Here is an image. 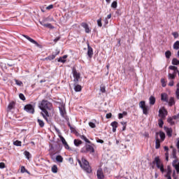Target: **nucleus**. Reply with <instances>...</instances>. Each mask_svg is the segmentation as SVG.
<instances>
[{
    "label": "nucleus",
    "mask_w": 179,
    "mask_h": 179,
    "mask_svg": "<svg viewBox=\"0 0 179 179\" xmlns=\"http://www.w3.org/2000/svg\"><path fill=\"white\" fill-rule=\"evenodd\" d=\"M176 146L178 148V152H179V140L177 142Z\"/></svg>",
    "instance_id": "nucleus-64"
},
{
    "label": "nucleus",
    "mask_w": 179,
    "mask_h": 179,
    "mask_svg": "<svg viewBox=\"0 0 179 179\" xmlns=\"http://www.w3.org/2000/svg\"><path fill=\"white\" fill-rule=\"evenodd\" d=\"M172 64L173 65H179V60L177 58H173L172 59Z\"/></svg>",
    "instance_id": "nucleus-35"
},
{
    "label": "nucleus",
    "mask_w": 179,
    "mask_h": 179,
    "mask_svg": "<svg viewBox=\"0 0 179 179\" xmlns=\"http://www.w3.org/2000/svg\"><path fill=\"white\" fill-rule=\"evenodd\" d=\"M179 162V159L178 157L175 158V159L173 161V163H172V166H176V164H178Z\"/></svg>",
    "instance_id": "nucleus-44"
},
{
    "label": "nucleus",
    "mask_w": 179,
    "mask_h": 179,
    "mask_svg": "<svg viewBox=\"0 0 179 179\" xmlns=\"http://www.w3.org/2000/svg\"><path fill=\"white\" fill-rule=\"evenodd\" d=\"M172 157H173V159H177V150L176 148L173 149Z\"/></svg>",
    "instance_id": "nucleus-29"
},
{
    "label": "nucleus",
    "mask_w": 179,
    "mask_h": 179,
    "mask_svg": "<svg viewBox=\"0 0 179 179\" xmlns=\"http://www.w3.org/2000/svg\"><path fill=\"white\" fill-rule=\"evenodd\" d=\"M121 118H124V115L122 113H119L118 114V119L121 120Z\"/></svg>",
    "instance_id": "nucleus-61"
},
{
    "label": "nucleus",
    "mask_w": 179,
    "mask_h": 179,
    "mask_svg": "<svg viewBox=\"0 0 179 179\" xmlns=\"http://www.w3.org/2000/svg\"><path fill=\"white\" fill-rule=\"evenodd\" d=\"M172 36H173L174 38H178V32L172 33Z\"/></svg>",
    "instance_id": "nucleus-54"
},
{
    "label": "nucleus",
    "mask_w": 179,
    "mask_h": 179,
    "mask_svg": "<svg viewBox=\"0 0 179 179\" xmlns=\"http://www.w3.org/2000/svg\"><path fill=\"white\" fill-rule=\"evenodd\" d=\"M87 55L90 58L93 57V48L90 47L89 43H87Z\"/></svg>",
    "instance_id": "nucleus-13"
},
{
    "label": "nucleus",
    "mask_w": 179,
    "mask_h": 179,
    "mask_svg": "<svg viewBox=\"0 0 179 179\" xmlns=\"http://www.w3.org/2000/svg\"><path fill=\"white\" fill-rule=\"evenodd\" d=\"M81 26H82V27H83V29H85V33L89 34L92 31V30H90V28L89 27V24H87V23L83 22V23H81Z\"/></svg>",
    "instance_id": "nucleus-12"
},
{
    "label": "nucleus",
    "mask_w": 179,
    "mask_h": 179,
    "mask_svg": "<svg viewBox=\"0 0 179 179\" xmlns=\"http://www.w3.org/2000/svg\"><path fill=\"white\" fill-rule=\"evenodd\" d=\"M69 163H71V164H73V158L70 157V158L69 159Z\"/></svg>",
    "instance_id": "nucleus-62"
},
{
    "label": "nucleus",
    "mask_w": 179,
    "mask_h": 179,
    "mask_svg": "<svg viewBox=\"0 0 179 179\" xmlns=\"http://www.w3.org/2000/svg\"><path fill=\"white\" fill-rule=\"evenodd\" d=\"M165 157L166 162H169V151H166Z\"/></svg>",
    "instance_id": "nucleus-59"
},
{
    "label": "nucleus",
    "mask_w": 179,
    "mask_h": 179,
    "mask_svg": "<svg viewBox=\"0 0 179 179\" xmlns=\"http://www.w3.org/2000/svg\"><path fill=\"white\" fill-rule=\"evenodd\" d=\"M85 149H86L85 152H89L90 153H94V148H93V146L89 144H87L85 145Z\"/></svg>",
    "instance_id": "nucleus-14"
},
{
    "label": "nucleus",
    "mask_w": 179,
    "mask_h": 179,
    "mask_svg": "<svg viewBox=\"0 0 179 179\" xmlns=\"http://www.w3.org/2000/svg\"><path fill=\"white\" fill-rule=\"evenodd\" d=\"M56 160L57 162H58L59 163H62V162H64V158L62 157V156L61 155H57L56 157Z\"/></svg>",
    "instance_id": "nucleus-27"
},
{
    "label": "nucleus",
    "mask_w": 179,
    "mask_h": 179,
    "mask_svg": "<svg viewBox=\"0 0 179 179\" xmlns=\"http://www.w3.org/2000/svg\"><path fill=\"white\" fill-rule=\"evenodd\" d=\"M173 134V130H171V129H166V135L170 138L172 136Z\"/></svg>",
    "instance_id": "nucleus-30"
},
{
    "label": "nucleus",
    "mask_w": 179,
    "mask_h": 179,
    "mask_svg": "<svg viewBox=\"0 0 179 179\" xmlns=\"http://www.w3.org/2000/svg\"><path fill=\"white\" fill-rule=\"evenodd\" d=\"M59 55V50H56V52L52 53V55H49L48 57L45 58V61H52V59H55V57Z\"/></svg>",
    "instance_id": "nucleus-9"
},
{
    "label": "nucleus",
    "mask_w": 179,
    "mask_h": 179,
    "mask_svg": "<svg viewBox=\"0 0 179 179\" xmlns=\"http://www.w3.org/2000/svg\"><path fill=\"white\" fill-rule=\"evenodd\" d=\"M159 135L160 139H161V142H164V140L166 139V134H164V132L160 131L159 132H158V136Z\"/></svg>",
    "instance_id": "nucleus-19"
},
{
    "label": "nucleus",
    "mask_w": 179,
    "mask_h": 179,
    "mask_svg": "<svg viewBox=\"0 0 179 179\" xmlns=\"http://www.w3.org/2000/svg\"><path fill=\"white\" fill-rule=\"evenodd\" d=\"M23 36L25 38H27V40H28V41H30V43H32V44H35V45H36L37 47H40V44H38L37 41H34V39L30 38L27 35H23Z\"/></svg>",
    "instance_id": "nucleus-11"
},
{
    "label": "nucleus",
    "mask_w": 179,
    "mask_h": 179,
    "mask_svg": "<svg viewBox=\"0 0 179 179\" xmlns=\"http://www.w3.org/2000/svg\"><path fill=\"white\" fill-rule=\"evenodd\" d=\"M161 100L162 101H165L166 103H169V95L166 93H163L161 94Z\"/></svg>",
    "instance_id": "nucleus-15"
},
{
    "label": "nucleus",
    "mask_w": 179,
    "mask_h": 179,
    "mask_svg": "<svg viewBox=\"0 0 179 179\" xmlns=\"http://www.w3.org/2000/svg\"><path fill=\"white\" fill-rule=\"evenodd\" d=\"M100 90H101V93H106V86H101Z\"/></svg>",
    "instance_id": "nucleus-52"
},
{
    "label": "nucleus",
    "mask_w": 179,
    "mask_h": 179,
    "mask_svg": "<svg viewBox=\"0 0 179 179\" xmlns=\"http://www.w3.org/2000/svg\"><path fill=\"white\" fill-rule=\"evenodd\" d=\"M169 113L167 112V110L166 108H162L159 110V117L162 118V120H166V117H167V114Z\"/></svg>",
    "instance_id": "nucleus-6"
},
{
    "label": "nucleus",
    "mask_w": 179,
    "mask_h": 179,
    "mask_svg": "<svg viewBox=\"0 0 179 179\" xmlns=\"http://www.w3.org/2000/svg\"><path fill=\"white\" fill-rule=\"evenodd\" d=\"M96 177L98 179H104V172H103V169L99 168L96 171Z\"/></svg>",
    "instance_id": "nucleus-10"
},
{
    "label": "nucleus",
    "mask_w": 179,
    "mask_h": 179,
    "mask_svg": "<svg viewBox=\"0 0 179 179\" xmlns=\"http://www.w3.org/2000/svg\"><path fill=\"white\" fill-rule=\"evenodd\" d=\"M163 120L164 119L161 118L158 120V125L159 128H163V125H164V122H163Z\"/></svg>",
    "instance_id": "nucleus-28"
},
{
    "label": "nucleus",
    "mask_w": 179,
    "mask_h": 179,
    "mask_svg": "<svg viewBox=\"0 0 179 179\" xmlns=\"http://www.w3.org/2000/svg\"><path fill=\"white\" fill-rule=\"evenodd\" d=\"M168 78L169 79H176V74L169 73Z\"/></svg>",
    "instance_id": "nucleus-43"
},
{
    "label": "nucleus",
    "mask_w": 179,
    "mask_h": 179,
    "mask_svg": "<svg viewBox=\"0 0 179 179\" xmlns=\"http://www.w3.org/2000/svg\"><path fill=\"white\" fill-rule=\"evenodd\" d=\"M59 111L62 117H63V118H65V115L66 114V112L65 111V110H63L62 108H59Z\"/></svg>",
    "instance_id": "nucleus-33"
},
{
    "label": "nucleus",
    "mask_w": 179,
    "mask_h": 179,
    "mask_svg": "<svg viewBox=\"0 0 179 179\" xmlns=\"http://www.w3.org/2000/svg\"><path fill=\"white\" fill-rule=\"evenodd\" d=\"M171 173H172L171 168L170 166H168L167 167V173H166V176H171Z\"/></svg>",
    "instance_id": "nucleus-36"
},
{
    "label": "nucleus",
    "mask_w": 179,
    "mask_h": 179,
    "mask_svg": "<svg viewBox=\"0 0 179 179\" xmlns=\"http://www.w3.org/2000/svg\"><path fill=\"white\" fill-rule=\"evenodd\" d=\"M173 48L174 50H178L179 49V41H177L173 44Z\"/></svg>",
    "instance_id": "nucleus-37"
},
{
    "label": "nucleus",
    "mask_w": 179,
    "mask_h": 179,
    "mask_svg": "<svg viewBox=\"0 0 179 179\" xmlns=\"http://www.w3.org/2000/svg\"><path fill=\"white\" fill-rule=\"evenodd\" d=\"M176 94V99H178V100H179V88H177Z\"/></svg>",
    "instance_id": "nucleus-58"
},
{
    "label": "nucleus",
    "mask_w": 179,
    "mask_h": 179,
    "mask_svg": "<svg viewBox=\"0 0 179 179\" xmlns=\"http://www.w3.org/2000/svg\"><path fill=\"white\" fill-rule=\"evenodd\" d=\"M96 142L98 143H104V141H103V140H101V139H100L99 138H96Z\"/></svg>",
    "instance_id": "nucleus-60"
},
{
    "label": "nucleus",
    "mask_w": 179,
    "mask_h": 179,
    "mask_svg": "<svg viewBox=\"0 0 179 179\" xmlns=\"http://www.w3.org/2000/svg\"><path fill=\"white\" fill-rule=\"evenodd\" d=\"M38 108L41 110V115L44 120L48 122V117H50V111H54L52 103L48 100L43 99L38 103Z\"/></svg>",
    "instance_id": "nucleus-1"
},
{
    "label": "nucleus",
    "mask_w": 179,
    "mask_h": 179,
    "mask_svg": "<svg viewBox=\"0 0 179 179\" xmlns=\"http://www.w3.org/2000/svg\"><path fill=\"white\" fill-rule=\"evenodd\" d=\"M82 143H83V142H82V141H80L79 139L74 140L75 146H80V145H82Z\"/></svg>",
    "instance_id": "nucleus-25"
},
{
    "label": "nucleus",
    "mask_w": 179,
    "mask_h": 179,
    "mask_svg": "<svg viewBox=\"0 0 179 179\" xmlns=\"http://www.w3.org/2000/svg\"><path fill=\"white\" fill-rule=\"evenodd\" d=\"M52 171L53 173H58V167H57V165H54L52 167Z\"/></svg>",
    "instance_id": "nucleus-40"
},
{
    "label": "nucleus",
    "mask_w": 179,
    "mask_h": 179,
    "mask_svg": "<svg viewBox=\"0 0 179 179\" xmlns=\"http://www.w3.org/2000/svg\"><path fill=\"white\" fill-rule=\"evenodd\" d=\"M63 146L67 150H71V147H69V145H68V143L66 142L64 144H63Z\"/></svg>",
    "instance_id": "nucleus-42"
},
{
    "label": "nucleus",
    "mask_w": 179,
    "mask_h": 179,
    "mask_svg": "<svg viewBox=\"0 0 179 179\" xmlns=\"http://www.w3.org/2000/svg\"><path fill=\"white\" fill-rule=\"evenodd\" d=\"M13 145L15 146H22V141L17 140L13 142Z\"/></svg>",
    "instance_id": "nucleus-32"
},
{
    "label": "nucleus",
    "mask_w": 179,
    "mask_h": 179,
    "mask_svg": "<svg viewBox=\"0 0 179 179\" xmlns=\"http://www.w3.org/2000/svg\"><path fill=\"white\" fill-rule=\"evenodd\" d=\"M20 173H29V171L24 166H21Z\"/></svg>",
    "instance_id": "nucleus-41"
},
{
    "label": "nucleus",
    "mask_w": 179,
    "mask_h": 179,
    "mask_svg": "<svg viewBox=\"0 0 179 179\" xmlns=\"http://www.w3.org/2000/svg\"><path fill=\"white\" fill-rule=\"evenodd\" d=\"M68 127H69V128H70L71 132H75V131H76V129H75V127H71L70 122L68 123Z\"/></svg>",
    "instance_id": "nucleus-46"
},
{
    "label": "nucleus",
    "mask_w": 179,
    "mask_h": 179,
    "mask_svg": "<svg viewBox=\"0 0 179 179\" xmlns=\"http://www.w3.org/2000/svg\"><path fill=\"white\" fill-rule=\"evenodd\" d=\"M149 101L150 106H155V103H156V98H155L153 96H151L149 99Z\"/></svg>",
    "instance_id": "nucleus-24"
},
{
    "label": "nucleus",
    "mask_w": 179,
    "mask_h": 179,
    "mask_svg": "<svg viewBox=\"0 0 179 179\" xmlns=\"http://www.w3.org/2000/svg\"><path fill=\"white\" fill-rule=\"evenodd\" d=\"M111 127H113V132H116L117 131V128H118V122L116 121L113 122L110 124Z\"/></svg>",
    "instance_id": "nucleus-18"
},
{
    "label": "nucleus",
    "mask_w": 179,
    "mask_h": 179,
    "mask_svg": "<svg viewBox=\"0 0 179 179\" xmlns=\"http://www.w3.org/2000/svg\"><path fill=\"white\" fill-rule=\"evenodd\" d=\"M24 111L29 113V114H34V107L31 104H27L24 107Z\"/></svg>",
    "instance_id": "nucleus-7"
},
{
    "label": "nucleus",
    "mask_w": 179,
    "mask_h": 179,
    "mask_svg": "<svg viewBox=\"0 0 179 179\" xmlns=\"http://www.w3.org/2000/svg\"><path fill=\"white\" fill-rule=\"evenodd\" d=\"M53 8H54V5L50 4L46 7V9H47V10H50V9H52Z\"/></svg>",
    "instance_id": "nucleus-57"
},
{
    "label": "nucleus",
    "mask_w": 179,
    "mask_h": 179,
    "mask_svg": "<svg viewBox=\"0 0 179 179\" xmlns=\"http://www.w3.org/2000/svg\"><path fill=\"white\" fill-rule=\"evenodd\" d=\"M72 72H73V76L74 78L73 82L74 83H79V80L80 79V73L78 72V71H76V69L73 68L72 69Z\"/></svg>",
    "instance_id": "nucleus-5"
},
{
    "label": "nucleus",
    "mask_w": 179,
    "mask_h": 179,
    "mask_svg": "<svg viewBox=\"0 0 179 179\" xmlns=\"http://www.w3.org/2000/svg\"><path fill=\"white\" fill-rule=\"evenodd\" d=\"M173 120V119L172 117H169L167 120L169 124H170L171 125H174V124H176V122H174Z\"/></svg>",
    "instance_id": "nucleus-39"
},
{
    "label": "nucleus",
    "mask_w": 179,
    "mask_h": 179,
    "mask_svg": "<svg viewBox=\"0 0 179 179\" xmlns=\"http://www.w3.org/2000/svg\"><path fill=\"white\" fill-rule=\"evenodd\" d=\"M139 107L143 110V114L145 115H148L149 114V110H150V108L146 106L145 101H141L139 102Z\"/></svg>",
    "instance_id": "nucleus-4"
},
{
    "label": "nucleus",
    "mask_w": 179,
    "mask_h": 179,
    "mask_svg": "<svg viewBox=\"0 0 179 179\" xmlns=\"http://www.w3.org/2000/svg\"><path fill=\"white\" fill-rule=\"evenodd\" d=\"M77 136H79L80 139L85 141V142H86L87 143H92V142L89 139H87V138L85 135L78 134Z\"/></svg>",
    "instance_id": "nucleus-17"
},
{
    "label": "nucleus",
    "mask_w": 179,
    "mask_h": 179,
    "mask_svg": "<svg viewBox=\"0 0 179 179\" xmlns=\"http://www.w3.org/2000/svg\"><path fill=\"white\" fill-rule=\"evenodd\" d=\"M165 57H166V58H167L169 59L170 58V57H171V52L170 50H167L165 52Z\"/></svg>",
    "instance_id": "nucleus-38"
},
{
    "label": "nucleus",
    "mask_w": 179,
    "mask_h": 179,
    "mask_svg": "<svg viewBox=\"0 0 179 179\" xmlns=\"http://www.w3.org/2000/svg\"><path fill=\"white\" fill-rule=\"evenodd\" d=\"M40 24H41V26H43V27H47L48 29H54V27L52 26V24H50V23H44V22H40Z\"/></svg>",
    "instance_id": "nucleus-16"
},
{
    "label": "nucleus",
    "mask_w": 179,
    "mask_h": 179,
    "mask_svg": "<svg viewBox=\"0 0 179 179\" xmlns=\"http://www.w3.org/2000/svg\"><path fill=\"white\" fill-rule=\"evenodd\" d=\"M169 69H171V71H177V66H170Z\"/></svg>",
    "instance_id": "nucleus-53"
},
{
    "label": "nucleus",
    "mask_w": 179,
    "mask_h": 179,
    "mask_svg": "<svg viewBox=\"0 0 179 179\" xmlns=\"http://www.w3.org/2000/svg\"><path fill=\"white\" fill-rule=\"evenodd\" d=\"M169 86H174V81L173 80H171L169 83Z\"/></svg>",
    "instance_id": "nucleus-63"
},
{
    "label": "nucleus",
    "mask_w": 179,
    "mask_h": 179,
    "mask_svg": "<svg viewBox=\"0 0 179 179\" xmlns=\"http://www.w3.org/2000/svg\"><path fill=\"white\" fill-rule=\"evenodd\" d=\"M118 3H117V1H113L111 4V7L113 8L114 9H115L117 6Z\"/></svg>",
    "instance_id": "nucleus-47"
},
{
    "label": "nucleus",
    "mask_w": 179,
    "mask_h": 179,
    "mask_svg": "<svg viewBox=\"0 0 179 179\" xmlns=\"http://www.w3.org/2000/svg\"><path fill=\"white\" fill-rule=\"evenodd\" d=\"M74 90L75 92H82V86L80 85H78V83H74Z\"/></svg>",
    "instance_id": "nucleus-21"
},
{
    "label": "nucleus",
    "mask_w": 179,
    "mask_h": 179,
    "mask_svg": "<svg viewBox=\"0 0 179 179\" xmlns=\"http://www.w3.org/2000/svg\"><path fill=\"white\" fill-rule=\"evenodd\" d=\"M6 166L5 165V163L0 162V169H5Z\"/></svg>",
    "instance_id": "nucleus-55"
},
{
    "label": "nucleus",
    "mask_w": 179,
    "mask_h": 179,
    "mask_svg": "<svg viewBox=\"0 0 179 179\" xmlns=\"http://www.w3.org/2000/svg\"><path fill=\"white\" fill-rule=\"evenodd\" d=\"M173 167H175L178 174L179 173V162L176 164V165H173Z\"/></svg>",
    "instance_id": "nucleus-50"
},
{
    "label": "nucleus",
    "mask_w": 179,
    "mask_h": 179,
    "mask_svg": "<svg viewBox=\"0 0 179 179\" xmlns=\"http://www.w3.org/2000/svg\"><path fill=\"white\" fill-rule=\"evenodd\" d=\"M97 24H98L99 27H101L103 26V24L101 23V18H99L97 20Z\"/></svg>",
    "instance_id": "nucleus-51"
},
{
    "label": "nucleus",
    "mask_w": 179,
    "mask_h": 179,
    "mask_svg": "<svg viewBox=\"0 0 179 179\" xmlns=\"http://www.w3.org/2000/svg\"><path fill=\"white\" fill-rule=\"evenodd\" d=\"M19 97H20V100H22V101H24V100H26V97L24 96V94H20Z\"/></svg>",
    "instance_id": "nucleus-45"
},
{
    "label": "nucleus",
    "mask_w": 179,
    "mask_h": 179,
    "mask_svg": "<svg viewBox=\"0 0 179 179\" xmlns=\"http://www.w3.org/2000/svg\"><path fill=\"white\" fill-rule=\"evenodd\" d=\"M155 149H160V139L159 138V132L155 133Z\"/></svg>",
    "instance_id": "nucleus-8"
},
{
    "label": "nucleus",
    "mask_w": 179,
    "mask_h": 179,
    "mask_svg": "<svg viewBox=\"0 0 179 179\" xmlns=\"http://www.w3.org/2000/svg\"><path fill=\"white\" fill-rule=\"evenodd\" d=\"M24 155L28 160L29 159H30V157H31V155H30V152L29 151H24Z\"/></svg>",
    "instance_id": "nucleus-31"
},
{
    "label": "nucleus",
    "mask_w": 179,
    "mask_h": 179,
    "mask_svg": "<svg viewBox=\"0 0 179 179\" xmlns=\"http://www.w3.org/2000/svg\"><path fill=\"white\" fill-rule=\"evenodd\" d=\"M161 83L162 85V87H166V86H167V82L166 81V79L164 78H162L161 79Z\"/></svg>",
    "instance_id": "nucleus-34"
},
{
    "label": "nucleus",
    "mask_w": 179,
    "mask_h": 179,
    "mask_svg": "<svg viewBox=\"0 0 179 179\" xmlns=\"http://www.w3.org/2000/svg\"><path fill=\"white\" fill-rule=\"evenodd\" d=\"M59 138L62 141V145H64L66 142V140H65V138H64V136H59Z\"/></svg>",
    "instance_id": "nucleus-48"
},
{
    "label": "nucleus",
    "mask_w": 179,
    "mask_h": 179,
    "mask_svg": "<svg viewBox=\"0 0 179 179\" xmlns=\"http://www.w3.org/2000/svg\"><path fill=\"white\" fill-rule=\"evenodd\" d=\"M152 164H155L157 168L160 170L161 173H164V171H166V170H164V164H163L162 159H160L159 157H156L154 159Z\"/></svg>",
    "instance_id": "nucleus-3"
},
{
    "label": "nucleus",
    "mask_w": 179,
    "mask_h": 179,
    "mask_svg": "<svg viewBox=\"0 0 179 179\" xmlns=\"http://www.w3.org/2000/svg\"><path fill=\"white\" fill-rule=\"evenodd\" d=\"M78 162L80 164V167H81L85 173H87V174H90L92 173V166H90L89 161L86 159L85 157H83L81 159H78Z\"/></svg>",
    "instance_id": "nucleus-2"
},
{
    "label": "nucleus",
    "mask_w": 179,
    "mask_h": 179,
    "mask_svg": "<svg viewBox=\"0 0 179 179\" xmlns=\"http://www.w3.org/2000/svg\"><path fill=\"white\" fill-rule=\"evenodd\" d=\"M88 124H89V127H90V128H96V124H94V123H93L92 122H90L88 123Z\"/></svg>",
    "instance_id": "nucleus-49"
},
{
    "label": "nucleus",
    "mask_w": 179,
    "mask_h": 179,
    "mask_svg": "<svg viewBox=\"0 0 179 179\" xmlns=\"http://www.w3.org/2000/svg\"><path fill=\"white\" fill-rule=\"evenodd\" d=\"M38 124L41 128H44V121L41 120V119L37 120Z\"/></svg>",
    "instance_id": "nucleus-26"
},
{
    "label": "nucleus",
    "mask_w": 179,
    "mask_h": 179,
    "mask_svg": "<svg viewBox=\"0 0 179 179\" xmlns=\"http://www.w3.org/2000/svg\"><path fill=\"white\" fill-rule=\"evenodd\" d=\"M66 58H68V55H65L62 57H59L57 59V62H62V64H65V62H66Z\"/></svg>",
    "instance_id": "nucleus-20"
},
{
    "label": "nucleus",
    "mask_w": 179,
    "mask_h": 179,
    "mask_svg": "<svg viewBox=\"0 0 179 179\" xmlns=\"http://www.w3.org/2000/svg\"><path fill=\"white\" fill-rule=\"evenodd\" d=\"M111 117H113V114H111V113H107L106 117L107 118V120L111 118Z\"/></svg>",
    "instance_id": "nucleus-56"
},
{
    "label": "nucleus",
    "mask_w": 179,
    "mask_h": 179,
    "mask_svg": "<svg viewBox=\"0 0 179 179\" xmlns=\"http://www.w3.org/2000/svg\"><path fill=\"white\" fill-rule=\"evenodd\" d=\"M15 106H16V102L15 101H12L8 106V110H13V108H15Z\"/></svg>",
    "instance_id": "nucleus-23"
},
{
    "label": "nucleus",
    "mask_w": 179,
    "mask_h": 179,
    "mask_svg": "<svg viewBox=\"0 0 179 179\" xmlns=\"http://www.w3.org/2000/svg\"><path fill=\"white\" fill-rule=\"evenodd\" d=\"M166 103H168L170 107H171L172 106H174V104H176V101L174 100V97H171L169 100L168 99V102Z\"/></svg>",
    "instance_id": "nucleus-22"
}]
</instances>
